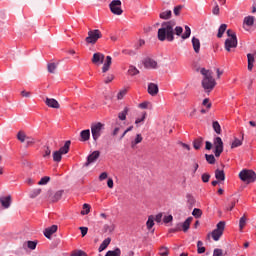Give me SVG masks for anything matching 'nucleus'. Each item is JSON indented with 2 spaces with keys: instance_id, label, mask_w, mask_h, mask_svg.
I'll return each instance as SVG.
<instances>
[{
  "instance_id": "f257e3e1",
  "label": "nucleus",
  "mask_w": 256,
  "mask_h": 256,
  "mask_svg": "<svg viewBox=\"0 0 256 256\" xmlns=\"http://www.w3.org/2000/svg\"><path fill=\"white\" fill-rule=\"evenodd\" d=\"M175 22L167 21L161 24V28L158 30L159 41H175Z\"/></svg>"
},
{
  "instance_id": "f03ea898",
  "label": "nucleus",
  "mask_w": 256,
  "mask_h": 256,
  "mask_svg": "<svg viewBox=\"0 0 256 256\" xmlns=\"http://www.w3.org/2000/svg\"><path fill=\"white\" fill-rule=\"evenodd\" d=\"M201 75L204 76L202 80V87L206 91H213L215 89V86L217 85V82H215V79L213 78V72L202 68L200 70Z\"/></svg>"
},
{
  "instance_id": "7ed1b4c3",
  "label": "nucleus",
  "mask_w": 256,
  "mask_h": 256,
  "mask_svg": "<svg viewBox=\"0 0 256 256\" xmlns=\"http://www.w3.org/2000/svg\"><path fill=\"white\" fill-rule=\"evenodd\" d=\"M239 178L246 183H255L256 173L253 170L244 169L239 173Z\"/></svg>"
},
{
  "instance_id": "20e7f679",
  "label": "nucleus",
  "mask_w": 256,
  "mask_h": 256,
  "mask_svg": "<svg viewBox=\"0 0 256 256\" xmlns=\"http://www.w3.org/2000/svg\"><path fill=\"white\" fill-rule=\"evenodd\" d=\"M103 37V34H101V30L95 29L88 31V37H86L85 41L86 43H89L90 45H95L99 39Z\"/></svg>"
},
{
  "instance_id": "39448f33",
  "label": "nucleus",
  "mask_w": 256,
  "mask_h": 256,
  "mask_svg": "<svg viewBox=\"0 0 256 256\" xmlns=\"http://www.w3.org/2000/svg\"><path fill=\"white\" fill-rule=\"evenodd\" d=\"M225 231V221H220L217 225H216V229H214L212 231V238L215 241H219V239H221V237L223 236V232Z\"/></svg>"
},
{
  "instance_id": "423d86ee",
  "label": "nucleus",
  "mask_w": 256,
  "mask_h": 256,
  "mask_svg": "<svg viewBox=\"0 0 256 256\" xmlns=\"http://www.w3.org/2000/svg\"><path fill=\"white\" fill-rule=\"evenodd\" d=\"M110 11L114 15H123V9H121V0H113L110 4Z\"/></svg>"
},
{
  "instance_id": "0eeeda50",
  "label": "nucleus",
  "mask_w": 256,
  "mask_h": 256,
  "mask_svg": "<svg viewBox=\"0 0 256 256\" xmlns=\"http://www.w3.org/2000/svg\"><path fill=\"white\" fill-rule=\"evenodd\" d=\"M101 131H103V124L101 122H98L96 124H92L91 126V133L94 141H97L99 137H101Z\"/></svg>"
},
{
  "instance_id": "6e6552de",
  "label": "nucleus",
  "mask_w": 256,
  "mask_h": 256,
  "mask_svg": "<svg viewBox=\"0 0 256 256\" xmlns=\"http://www.w3.org/2000/svg\"><path fill=\"white\" fill-rule=\"evenodd\" d=\"M213 143L215 147V157H221V153H223V140L221 139V137H215Z\"/></svg>"
},
{
  "instance_id": "1a4fd4ad",
  "label": "nucleus",
  "mask_w": 256,
  "mask_h": 256,
  "mask_svg": "<svg viewBox=\"0 0 256 256\" xmlns=\"http://www.w3.org/2000/svg\"><path fill=\"white\" fill-rule=\"evenodd\" d=\"M48 195V199L51 203H57V201H60L61 197H63V190H58L55 193H53V191H48Z\"/></svg>"
},
{
  "instance_id": "9d476101",
  "label": "nucleus",
  "mask_w": 256,
  "mask_h": 256,
  "mask_svg": "<svg viewBox=\"0 0 256 256\" xmlns=\"http://www.w3.org/2000/svg\"><path fill=\"white\" fill-rule=\"evenodd\" d=\"M101 155V152L99 151H94L92 152L88 157H87V161L84 164V167H89V165H91V163H95V161H97L99 159Z\"/></svg>"
},
{
  "instance_id": "9b49d317",
  "label": "nucleus",
  "mask_w": 256,
  "mask_h": 256,
  "mask_svg": "<svg viewBox=\"0 0 256 256\" xmlns=\"http://www.w3.org/2000/svg\"><path fill=\"white\" fill-rule=\"evenodd\" d=\"M103 61H105V54L101 52H96L93 54L92 63L94 65H103Z\"/></svg>"
},
{
  "instance_id": "f8f14e48",
  "label": "nucleus",
  "mask_w": 256,
  "mask_h": 256,
  "mask_svg": "<svg viewBox=\"0 0 256 256\" xmlns=\"http://www.w3.org/2000/svg\"><path fill=\"white\" fill-rule=\"evenodd\" d=\"M224 47L228 52L231 51V49L237 48V38H227Z\"/></svg>"
},
{
  "instance_id": "ddd939ff",
  "label": "nucleus",
  "mask_w": 256,
  "mask_h": 256,
  "mask_svg": "<svg viewBox=\"0 0 256 256\" xmlns=\"http://www.w3.org/2000/svg\"><path fill=\"white\" fill-rule=\"evenodd\" d=\"M247 59H248V71H253V66L256 59V51H253L252 53H248Z\"/></svg>"
},
{
  "instance_id": "4468645a",
  "label": "nucleus",
  "mask_w": 256,
  "mask_h": 256,
  "mask_svg": "<svg viewBox=\"0 0 256 256\" xmlns=\"http://www.w3.org/2000/svg\"><path fill=\"white\" fill-rule=\"evenodd\" d=\"M45 104L47 105V107H50L51 109H59V107H61L59 105V102L54 98H46Z\"/></svg>"
},
{
  "instance_id": "2eb2a0df",
  "label": "nucleus",
  "mask_w": 256,
  "mask_h": 256,
  "mask_svg": "<svg viewBox=\"0 0 256 256\" xmlns=\"http://www.w3.org/2000/svg\"><path fill=\"white\" fill-rule=\"evenodd\" d=\"M148 93L152 97H155L159 93V86L155 83H149L148 84Z\"/></svg>"
},
{
  "instance_id": "dca6fc26",
  "label": "nucleus",
  "mask_w": 256,
  "mask_h": 256,
  "mask_svg": "<svg viewBox=\"0 0 256 256\" xmlns=\"http://www.w3.org/2000/svg\"><path fill=\"white\" fill-rule=\"evenodd\" d=\"M144 67L146 69H157V61H155L151 58H146L144 60Z\"/></svg>"
},
{
  "instance_id": "f3484780",
  "label": "nucleus",
  "mask_w": 256,
  "mask_h": 256,
  "mask_svg": "<svg viewBox=\"0 0 256 256\" xmlns=\"http://www.w3.org/2000/svg\"><path fill=\"white\" fill-rule=\"evenodd\" d=\"M192 47L195 53H200L201 51V41L197 37H192Z\"/></svg>"
},
{
  "instance_id": "a211bd4d",
  "label": "nucleus",
  "mask_w": 256,
  "mask_h": 256,
  "mask_svg": "<svg viewBox=\"0 0 256 256\" xmlns=\"http://www.w3.org/2000/svg\"><path fill=\"white\" fill-rule=\"evenodd\" d=\"M57 225H52L51 227H48L44 230V235L47 239H51V235H53V233H57Z\"/></svg>"
},
{
  "instance_id": "6ab92c4d",
  "label": "nucleus",
  "mask_w": 256,
  "mask_h": 256,
  "mask_svg": "<svg viewBox=\"0 0 256 256\" xmlns=\"http://www.w3.org/2000/svg\"><path fill=\"white\" fill-rule=\"evenodd\" d=\"M0 203L4 209H9L11 207V196L0 197Z\"/></svg>"
},
{
  "instance_id": "aec40b11",
  "label": "nucleus",
  "mask_w": 256,
  "mask_h": 256,
  "mask_svg": "<svg viewBox=\"0 0 256 256\" xmlns=\"http://www.w3.org/2000/svg\"><path fill=\"white\" fill-rule=\"evenodd\" d=\"M254 23H255V17L247 16L244 18L243 27L244 29H247V27H253Z\"/></svg>"
},
{
  "instance_id": "412c9836",
  "label": "nucleus",
  "mask_w": 256,
  "mask_h": 256,
  "mask_svg": "<svg viewBox=\"0 0 256 256\" xmlns=\"http://www.w3.org/2000/svg\"><path fill=\"white\" fill-rule=\"evenodd\" d=\"M111 63H112L111 56H106V61L103 64V67H102V73H107V71H109V69L111 67Z\"/></svg>"
},
{
  "instance_id": "4be33fe9",
  "label": "nucleus",
  "mask_w": 256,
  "mask_h": 256,
  "mask_svg": "<svg viewBox=\"0 0 256 256\" xmlns=\"http://www.w3.org/2000/svg\"><path fill=\"white\" fill-rule=\"evenodd\" d=\"M70 147H71V140H68L65 142L64 146L58 150V152H60L62 155H67L69 153Z\"/></svg>"
},
{
  "instance_id": "5701e85b",
  "label": "nucleus",
  "mask_w": 256,
  "mask_h": 256,
  "mask_svg": "<svg viewBox=\"0 0 256 256\" xmlns=\"http://www.w3.org/2000/svg\"><path fill=\"white\" fill-rule=\"evenodd\" d=\"M80 141H89L91 139V131L89 129L83 130L80 132Z\"/></svg>"
},
{
  "instance_id": "b1692460",
  "label": "nucleus",
  "mask_w": 256,
  "mask_h": 256,
  "mask_svg": "<svg viewBox=\"0 0 256 256\" xmlns=\"http://www.w3.org/2000/svg\"><path fill=\"white\" fill-rule=\"evenodd\" d=\"M110 244H111V238H106L105 240H103V242L100 244L98 248L99 253H101L102 251H105V249L109 247Z\"/></svg>"
},
{
  "instance_id": "393cba45",
  "label": "nucleus",
  "mask_w": 256,
  "mask_h": 256,
  "mask_svg": "<svg viewBox=\"0 0 256 256\" xmlns=\"http://www.w3.org/2000/svg\"><path fill=\"white\" fill-rule=\"evenodd\" d=\"M191 221H193V217H188L182 224V229L184 233H187L189 231V227H191Z\"/></svg>"
},
{
  "instance_id": "a878e982",
  "label": "nucleus",
  "mask_w": 256,
  "mask_h": 256,
  "mask_svg": "<svg viewBox=\"0 0 256 256\" xmlns=\"http://www.w3.org/2000/svg\"><path fill=\"white\" fill-rule=\"evenodd\" d=\"M215 178L217 181H224L225 180V172L223 170L217 169L215 171Z\"/></svg>"
},
{
  "instance_id": "bb28decb",
  "label": "nucleus",
  "mask_w": 256,
  "mask_h": 256,
  "mask_svg": "<svg viewBox=\"0 0 256 256\" xmlns=\"http://www.w3.org/2000/svg\"><path fill=\"white\" fill-rule=\"evenodd\" d=\"M155 225V216L150 215L148 217V220L146 222L147 229H153V226Z\"/></svg>"
},
{
  "instance_id": "cd10ccee",
  "label": "nucleus",
  "mask_w": 256,
  "mask_h": 256,
  "mask_svg": "<svg viewBox=\"0 0 256 256\" xmlns=\"http://www.w3.org/2000/svg\"><path fill=\"white\" fill-rule=\"evenodd\" d=\"M246 225H247V216L244 214L239 220L240 231H243V229H245Z\"/></svg>"
},
{
  "instance_id": "c85d7f7f",
  "label": "nucleus",
  "mask_w": 256,
  "mask_h": 256,
  "mask_svg": "<svg viewBox=\"0 0 256 256\" xmlns=\"http://www.w3.org/2000/svg\"><path fill=\"white\" fill-rule=\"evenodd\" d=\"M127 113H129V108L125 107L122 112H119L118 119H120V121H125V119H127Z\"/></svg>"
},
{
  "instance_id": "c756f323",
  "label": "nucleus",
  "mask_w": 256,
  "mask_h": 256,
  "mask_svg": "<svg viewBox=\"0 0 256 256\" xmlns=\"http://www.w3.org/2000/svg\"><path fill=\"white\" fill-rule=\"evenodd\" d=\"M52 157H53V161H55L56 163H60L61 159H63V154H61L59 150L54 151L52 154Z\"/></svg>"
},
{
  "instance_id": "7c9ffc66",
  "label": "nucleus",
  "mask_w": 256,
  "mask_h": 256,
  "mask_svg": "<svg viewBox=\"0 0 256 256\" xmlns=\"http://www.w3.org/2000/svg\"><path fill=\"white\" fill-rule=\"evenodd\" d=\"M25 245L28 247V249H31L32 251H34V249H37V241H26L23 244V247H25Z\"/></svg>"
},
{
  "instance_id": "2f4dec72",
  "label": "nucleus",
  "mask_w": 256,
  "mask_h": 256,
  "mask_svg": "<svg viewBox=\"0 0 256 256\" xmlns=\"http://www.w3.org/2000/svg\"><path fill=\"white\" fill-rule=\"evenodd\" d=\"M103 233H113L115 231V225L111 224H105L102 229Z\"/></svg>"
},
{
  "instance_id": "473e14b6",
  "label": "nucleus",
  "mask_w": 256,
  "mask_h": 256,
  "mask_svg": "<svg viewBox=\"0 0 256 256\" xmlns=\"http://www.w3.org/2000/svg\"><path fill=\"white\" fill-rule=\"evenodd\" d=\"M105 256H121V249L120 248H116L114 250H109Z\"/></svg>"
},
{
  "instance_id": "72a5a7b5",
  "label": "nucleus",
  "mask_w": 256,
  "mask_h": 256,
  "mask_svg": "<svg viewBox=\"0 0 256 256\" xmlns=\"http://www.w3.org/2000/svg\"><path fill=\"white\" fill-rule=\"evenodd\" d=\"M17 139H18V141H20L21 143H25L26 139H29V137H27V135L25 134V132L19 131L18 134H17Z\"/></svg>"
},
{
  "instance_id": "f704fd0d",
  "label": "nucleus",
  "mask_w": 256,
  "mask_h": 256,
  "mask_svg": "<svg viewBox=\"0 0 256 256\" xmlns=\"http://www.w3.org/2000/svg\"><path fill=\"white\" fill-rule=\"evenodd\" d=\"M171 15H172L171 10H167V11L161 12L159 17L160 19L167 20V19H171Z\"/></svg>"
},
{
  "instance_id": "c9c22d12",
  "label": "nucleus",
  "mask_w": 256,
  "mask_h": 256,
  "mask_svg": "<svg viewBox=\"0 0 256 256\" xmlns=\"http://www.w3.org/2000/svg\"><path fill=\"white\" fill-rule=\"evenodd\" d=\"M202 145H203V138H197L196 140H194V143H193L194 149L199 150L201 149Z\"/></svg>"
},
{
  "instance_id": "e433bc0d",
  "label": "nucleus",
  "mask_w": 256,
  "mask_h": 256,
  "mask_svg": "<svg viewBox=\"0 0 256 256\" xmlns=\"http://www.w3.org/2000/svg\"><path fill=\"white\" fill-rule=\"evenodd\" d=\"M184 29H185V31L181 35V37H182V39H189V37H191V28L189 26H185Z\"/></svg>"
},
{
  "instance_id": "4c0bfd02",
  "label": "nucleus",
  "mask_w": 256,
  "mask_h": 256,
  "mask_svg": "<svg viewBox=\"0 0 256 256\" xmlns=\"http://www.w3.org/2000/svg\"><path fill=\"white\" fill-rule=\"evenodd\" d=\"M206 249L205 247L203 246V241L199 240L197 242V253H199V255L205 253Z\"/></svg>"
},
{
  "instance_id": "58836bf2",
  "label": "nucleus",
  "mask_w": 256,
  "mask_h": 256,
  "mask_svg": "<svg viewBox=\"0 0 256 256\" xmlns=\"http://www.w3.org/2000/svg\"><path fill=\"white\" fill-rule=\"evenodd\" d=\"M225 31H227V24H222L219 29H218V34L217 37L219 39H221V37H223V33H225Z\"/></svg>"
},
{
  "instance_id": "ea45409f",
  "label": "nucleus",
  "mask_w": 256,
  "mask_h": 256,
  "mask_svg": "<svg viewBox=\"0 0 256 256\" xmlns=\"http://www.w3.org/2000/svg\"><path fill=\"white\" fill-rule=\"evenodd\" d=\"M212 127H213L215 133H217V135H221V125L219 124L218 121H214L212 123Z\"/></svg>"
},
{
  "instance_id": "a19ab883",
  "label": "nucleus",
  "mask_w": 256,
  "mask_h": 256,
  "mask_svg": "<svg viewBox=\"0 0 256 256\" xmlns=\"http://www.w3.org/2000/svg\"><path fill=\"white\" fill-rule=\"evenodd\" d=\"M241 145H243V140H240L239 138H235L234 141L231 144V149L241 147Z\"/></svg>"
},
{
  "instance_id": "79ce46f5",
  "label": "nucleus",
  "mask_w": 256,
  "mask_h": 256,
  "mask_svg": "<svg viewBox=\"0 0 256 256\" xmlns=\"http://www.w3.org/2000/svg\"><path fill=\"white\" fill-rule=\"evenodd\" d=\"M205 159L210 165H215V156L213 154H205Z\"/></svg>"
},
{
  "instance_id": "37998d69",
  "label": "nucleus",
  "mask_w": 256,
  "mask_h": 256,
  "mask_svg": "<svg viewBox=\"0 0 256 256\" xmlns=\"http://www.w3.org/2000/svg\"><path fill=\"white\" fill-rule=\"evenodd\" d=\"M38 195H41V188L34 189L30 192L31 199H35V197H38Z\"/></svg>"
},
{
  "instance_id": "c03bdc74",
  "label": "nucleus",
  "mask_w": 256,
  "mask_h": 256,
  "mask_svg": "<svg viewBox=\"0 0 256 256\" xmlns=\"http://www.w3.org/2000/svg\"><path fill=\"white\" fill-rule=\"evenodd\" d=\"M192 215L196 219H199V217H201L203 215V211H201V209H199V208H194Z\"/></svg>"
},
{
  "instance_id": "a18cd8bd",
  "label": "nucleus",
  "mask_w": 256,
  "mask_h": 256,
  "mask_svg": "<svg viewBox=\"0 0 256 256\" xmlns=\"http://www.w3.org/2000/svg\"><path fill=\"white\" fill-rule=\"evenodd\" d=\"M123 55H129V57H134V55H137V52L131 49H123L122 50Z\"/></svg>"
},
{
  "instance_id": "49530a36",
  "label": "nucleus",
  "mask_w": 256,
  "mask_h": 256,
  "mask_svg": "<svg viewBox=\"0 0 256 256\" xmlns=\"http://www.w3.org/2000/svg\"><path fill=\"white\" fill-rule=\"evenodd\" d=\"M143 141V136L141 134H137L135 140L132 142V147H135V145H139Z\"/></svg>"
},
{
  "instance_id": "de8ad7c7",
  "label": "nucleus",
  "mask_w": 256,
  "mask_h": 256,
  "mask_svg": "<svg viewBox=\"0 0 256 256\" xmlns=\"http://www.w3.org/2000/svg\"><path fill=\"white\" fill-rule=\"evenodd\" d=\"M83 209L84 210L81 211V215H89L91 211V206L89 204H84Z\"/></svg>"
},
{
  "instance_id": "09e8293b",
  "label": "nucleus",
  "mask_w": 256,
  "mask_h": 256,
  "mask_svg": "<svg viewBox=\"0 0 256 256\" xmlns=\"http://www.w3.org/2000/svg\"><path fill=\"white\" fill-rule=\"evenodd\" d=\"M128 73L129 75H132V76L139 75V70L134 66H130L128 69Z\"/></svg>"
},
{
  "instance_id": "8fccbe9b",
  "label": "nucleus",
  "mask_w": 256,
  "mask_h": 256,
  "mask_svg": "<svg viewBox=\"0 0 256 256\" xmlns=\"http://www.w3.org/2000/svg\"><path fill=\"white\" fill-rule=\"evenodd\" d=\"M48 73H55V69H57V64L49 63L47 65Z\"/></svg>"
},
{
  "instance_id": "3c124183",
  "label": "nucleus",
  "mask_w": 256,
  "mask_h": 256,
  "mask_svg": "<svg viewBox=\"0 0 256 256\" xmlns=\"http://www.w3.org/2000/svg\"><path fill=\"white\" fill-rule=\"evenodd\" d=\"M51 181V178L49 176H45L41 178V180L38 182V185H47Z\"/></svg>"
},
{
  "instance_id": "603ef678",
  "label": "nucleus",
  "mask_w": 256,
  "mask_h": 256,
  "mask_svg": "<svg viewBox=\"0 0 256 256\" xmlns=\"http://www.w3.org/2000/svg\"><path fill=\"white\" fill-rule=\"evenodd\" d=\"M187 203L190 208L195 207V198L193 196H187Z\"/></svg>"
},
{
  "instance_id": "864d4df0",
  "label": "nucleus",
  "mask_w": 256,
  "mask_h": 256,
  "mask_svg": "<svg viewBox=\"0 0 256 256\" xmlns=\"http://www.w3.org/2000/svg\"><path fill=\"white\" fill-rule=\"evenodd\" d=\"M213 256H225L223 249L216 248L213 251Z\"/></svg>"
},
{
  "instance_id": "5fc2aeb1",
  "label": "nucleus",
  "mask_w": 256,
  "mask_h": 256,
  "mask_svg": "<svg viewBox=\"0 0 256 256\" xmlns=\"http://www.w3.org/2000/svg\"><path fill=\"white\" fill-rule=\"evenodd\" d=\"M159 255L161 256L169 255V249H167V247H161L159 250Z\"/></svg>"
},
{
  "instance_id": "6e6d98bb",
  "label": "nucleus",
  "mask_w": 256,
  "mask_h": 256,
  "mask_svg": "<svg viewBox=\"0 0 256 256\" xmlns=\"http://www.w3.org/2000/svg\"><path fill=\"white\" fill-rule=\"evenodd\" d=\"M174 33H175V35H177L178 37H181V35H183V27L177 26V27L174 29Z\"/></svg>"
},
{
  "instance_id": "4d7b16f0",
  "label": "nucleus",
  "mask_w": 256,
  "mask_h": 256,
  "mask_svg": "<svg viewBox=\"0 0 256 256\" xmlns=\"http://www.w3.org/2000/svg\"><path fill=\"white\" fill-rule=\"evenodd\" d=\"M146 118H147V113L144 112V113L142 114V117H141V118H137V119L135 120V124H136V125H139V123H143V121H145Z\"/></svg>"
},
{
  "instance_id": "13d9d810",
  "label": "nucleus",
  "mask_w": 256,
  "mask_h": 256,
  "mask_svg": "<svg viewBox=\"0 0 256 256\" xmlns=\"http://www.w3.org/2000/svg\"><path fill=\"white\" fill-rule=\"evenodd\" d=\"M181 9H183V6L181 5L174 7V15L176 17H179V15H181Z\"/></svg>"
},
{
  "instance_id": "bf43d9fd",
  "label": "nucleus",
  "mask_w": 256,
  "mask_h": 256,
  "mask_svg": "<svg viewBox=\"0 0 256 256\" xmlns=\"http://www.w3.org/2000/svg\"><path fill=\"white\" fill-rule=\"evenodd\" d=\"M227 36H228V39L237 38V34H235V32L233 30H231V29L227 30Z\"/></svg>"
},
{
  "instance_id": "052dcab7",
  "label": "nucleus",
  "mask_w": 256,
  "mask_h": 256,
  "mask_svg": "<svg viewBox=\"0 0 256 256\" xmlns=\"http://www.w3.org/2000/svg\"><path fill=\"white\" fill-rule=\"evenodd\" d=\"M126 95H127V89H123V90H121V91L118 93L117 99H118V100H121V99H123V97H125Z\"/></svg>"
},
{
  "instance_id": "680f3d73",
  "label": "nucleus",
  "mask_w": 256,
  "mask_h": 256,
  "mask_svg": "<svg viewBox=\"0 0 256 256\" xmlns=\"http://www.w3.org/2000/svg\"><path fill=\"white\" fill-rule=\"evenodd\" d=\"M209 179H211V175H209L208 173L202 174L203 183H209Z\"/></svg>"
},
{
  "instance_id": "e2e57ef3",
  "label": "nucleus",
  "mask_w": 256,
  "mask_h": 256,
  "mask_svg": "<svg viewBox=\"0 0 256 256\" xmlns=\"http://www.w3.org/2000/svg\"><path fill=\"white\" fill-rule=\"evenodd\" d=\"M202 105L206 107L207 109H211V103L209 102V98H205L202 102Z\"/></svg>"
},
{
  "instance_id": "0e129e2a",
  "label": "nucleus",
  "mask_w": 256,
  "mask_h": 256,
  "mask_svg": "<svg viewBox=\"0 0 256 256\" xmlns=\"http://www.w3.org/2000/svg\"><path fill=\"white\" fill-rule=\"evenodd\" d=\"M212 13L213 15H219V4H217V2H215V6L212 9Z\"/></svg>"
},
{
  "instance_id": "69168bd1",
  "label": "nucleus",
  "mask_w": 256,
  "mask_h": 256,
  "mask_svg": "<svg viewBox=\"0 0 256 256\" xmlns=\"http://www.w3.org/2000/svg\"><path fill=\"white\" fill-rule=\"evenodd\" d=\"M71 256H87V253L79 250L71 254Z\"/></svg>"
},
{
  "instance_id": "338daca9",
  "label": "nucleus",
  "mask_w": 256,
  "mask_h": 256,
  "mask_svg": "<svg viewBox=\"0 0 256 256\" xmlns=\"http://www.w3.org/2000/svg\"><path fill=\"white\" fill-rule=\"evenodd\" d=\"M163 221L164 223H171L173 221V215L164 216Z\"/></svg>"
},
{
  "instance_id": "774afa93",
  "label": "nucleus",
  "mask_w": 256,
  "mask_h": 256,
  "mask_svg": "<svg viewBox=\"0 0 256 256\" xmlns=\"http://www.w3.org/2000/svg\"><path fill=\"white\" fill-rule=\"evenodd\" d=\"M149 105H151L150 102H143L139 104L140 109H148Z\"/></svg>"
}]
</instances>
